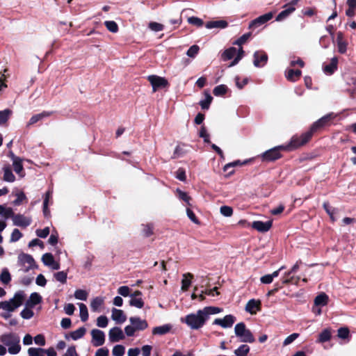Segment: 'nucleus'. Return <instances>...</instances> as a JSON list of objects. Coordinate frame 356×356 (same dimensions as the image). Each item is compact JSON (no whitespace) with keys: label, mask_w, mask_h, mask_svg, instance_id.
I'll return each mask as SVG.
<instances>
[{"label":"nucleus","mask_w":356,"mask_h":356,"mask_svg":"<svg viewBox=\"0 0 356 356\" xmlns=\"http://www.w3.org/2000/svg\"><path fill=\"white\" fill-rule=\"evenodd\" d=\"M222 310L221 308L217 307H205L203 309L198 310L197 314H190L186 316L184 322L191 329L198 330L205 324L209 315L218 314Z\"/></svg>","instance_id":"nucleus-1"},{"label":"nucleus","mask_w":356,"mask_h":356,"mask_svg":"<svg viewBox=\"0 0 356 356\" xmlns=\"http://www.w3.org/2000/svg\"><path fill=\"white\" fill-rule=\"evenodd\" d=\"M299 147L296 136H293L288 144L273 147L260 154L259 157L263 162H273L282 157L281 152H291Z\"/></svg>","instance_id":"nucleus-2"},{"label":"nucleus","mask_w":356,"mask_h":356,"mask_svg":"<svg viewBox=\"0 0 356 356\" xmlns=\"http://www.w3.org/2000/svg\"><path fill=\"white\" fill-rule=\"evenodd\" d=\"M0 341L8 346V352L12 355L17 354L21 350L20 338L15 333H7L1 335Z\"/></svg>","instance_id":"nucleus-3"},{"label":"nucleus","mask_w":356,"mask_h":356,"mask_svg":"<svg viewBox=\"0 0 356 356\" xmlns=\"http://www.w3.org/2000/svg\"><path fill=\"white\" fill-rule=\"evenodd\" d=\"M24 298V291H19L15 293L14 297L9 301L0 302V309L8 312H13L15 309L22 305Z\"/></svg>","instance_id":"nucleus-4"},{"label":"nucleus","mask_w":356,"mask_h":356,"mask_svg":"<svg viewBox=\"0 0 356 356\" xmlns=\"http://www.w3.org/2000/svg\"><path fill=\"white\" fill-rule=\"evenodd\" d=\"M323 127L320 123H318V120L312 124L310 129L305 133H302L300 136L295 135L297 138V143L300 147L306 145L312 138L314 133L322 129Z\"/></svg>","instance_id":"nucleus-5"},{"label":"nucleus","mask_w":356,"mask_h":356,"mask_svg":"<svg viewBox=\"0 0 356 356\" xmlns=\"http://www.w3.org/2000/svg\"><path fill=\"white\" fill-rule=\"evenodd\" d=\"M17 259L19 265L23 268L24 272H28L31 268L37 266L33 257L31 254L22 252L18 255Z\"/></svg>","instance_id":"nucleus-6"},{"label":"nucleus","mask_w":356,"mask_h":356,"mask_svg":"<svg viewBox=\"0 0 356 356\" xmlns=\"http://www.w3.org/2000/svg\"><path fill=\"white\" fill-rule=\"evenodd\" d=\"M147 80L151 83L154 92L161 88L169 86V83L165 78L157 75H149L147 76Z\"/></svg>","instance_id":"nucleus-7"},{"label":"nucleus","mask_w":356,"mask_h":356,"mask_svg":"<svg viewBox=\"0 0 356 356\" xmlns=\"http://www.w3.org/2000/svg\"><path fill=\"white\" fill-rule=\"evenodd\" d=\"M253 64L257 67H264L268 62V56L264 51H257L253 55Z\"/></svg>","instance_id":"nucleus-8"},{"label":"nucleus","mask_w":356,"mask_h":356,"mask_svg":"<svg viewBox=\"0 0 356 356\" xmlns=\"http://www.w3.org/2000/svg\"><path fill=\"white\" fill-rule=\"evenodd\" d=\"M92 343L95 347L102 346L105 342V334L103 331L94 329L91 331Z\"/></svg>","instance_id":"nucleus-9"},{"label":"nucleus","mask_w":356,"mask_h":356,"mask_svg":"<svg viewBox=\"0 0 356 356\" xmlns=\"http://www.w3.org/2000/svg\"><path fill=\"white\" fill-rule=\"evenodd\" d=\"M273 17V14L271 12L261 15L250 22L249 24V29H253L256 27H258L270 20Z\"/></svg>","instance_id":"nucleus-10"},{"label":"nucleus","mask_w":356,"mask_h":356,"mask_svg":"<svg viewBox=\"0 0 356 356\" xmlns=\"http://www.w3.org/2000/svg\"><path fill=\"white\" fill-rule=\"evenodd\" d=\"M236 321L235 316L232 314L226 315L223 318H216L213 324L220 325L224 328L231 327Z\"/></svg>","instance_id":"nucleus-11"},{"label":"nucleus","mask_w":356,"mask_h":356,"mask_svg":"<svg viewBox=\"0 0 356 356\" xmlns=\"http://www.w3.org/2000/svg\"><path fill=\"white\" fill-rule=\"evenodd\" d=\"M108 337L111 342L115 343L123 340L125 336L120 327H114L109 330Z\"/></svg>","instance_id":"nucleus-12"},{"label":"nucleus","mask_w":356,"mask_h":356,"mask_svg":"<svg viewBox=\"0 0 356 356\" xmlns=\"http://www.w3.org/2000/svg\"><path fill=\"white\" fill-rule=\"evenodd\" d=\"M261 302L260 300L251 299L245 305V311L252 315L256 314L257 312L261 311Z\"/></svg>","instance_id":"nucleus-13"},{"label":"nucleus","mask_w":356,"mask_h":356,"mask_svg":"<svg viewBox=\"0 0 356 356\" xmlns=\"http://www.w3.org/2000/svg\"><path fill=\"white\" fill-rule=\"evenodd\" d=\"M13 221L15 225L22 227H26L31 223V218L20 213L15 214V216H13Z\"/></svg>","instance_id":"nucleus-14"},{"label":"nucleus","mask_w":356,"mask_h":356,"mask_svg":"<svg viewBox=\"0 0 356 356\" xmlns=\"http://www.w3.org/2000/svg\"><path fill=\"white\" fill-rule=\"evenodd\" d=\"M273 222L270 220L262 222L259 220L254 221L252 224V227L259 232H266L272 227Z\"/></svg>","instance_id":"nucleus-15"},{"label":"nucleus","mask_w":356,"mask_h":356,"mask_svg":"<svg viewBox=\"0 0 356 356\" xmlns=\"http://www.w3.org/2000/svg\"><path fill=\"white\" fill-rule=\"evenodd\" d=\"M129 321L136 331H142L148 327V323L146 320H142L139 317L132 316L129 318Z\"/></svg>","instance_id":"nucleus-16"},{"label":"nucleus","mask_w":356,"mask_h":356,"mask_svg":"<svg viewBox=\"0 0 356 356\" xmlns=\"http://www.w3.org/2000/svg\"><path fill=\"white\" fill-rule=\"evenodd\" d=\"M337 44L338 51L340 54H343L346 52L348 43L344 39L343 33L341 31H339L337 34Z\"/></svg>","instance_id":"nucleus-17"},{"label":"nucleus","mask_w":356,"mask_h":356,"mask_svg":"<svg viewBox=\"0 0 356 356\" xmlns=\"http://www.w3.org/2000/svg\"><path fill=\"white\" fill-rule=\"evenodd\" d=\"M111 317L113 321L119 324L123 323L127 320V316L124 314V312L116 308H113Z\"/></svg>","instance_id":"nucleus-18"},{"label":"nucleus","mask_w":356,"mask_h":356,"mask_svg":"<svg viewBox=\"0 0 356 356\" xmlns=\"http://www.w3.org/2000/svg\"><path fill=\"white\" fill-rule=\"evenodd\" d=\"M42 302V297L36 292L31 294L29 299L26 302V307L33 308Z\"/></svg>","instance_id":"nucleus-19"},{"label":"nucleus","mask_w":356,"mask_h":356,"mask_svg":"<svg viewBox=\"0 0 356 356\" xmlns=\"http://www.w3.org/2000/svg\"><path fill=\"white\" fill-rule=\"evenodd\" d=\"M338 58L334 57L329 64L323 66V71L327 74H332L337 69Z\"/></svg>","instance_id":"nucleus-20"},{"label":"nucleus","mask_w":356,"mask_h":356,"mask_svg":"<svg viewBox=\"0 0 356 356\" xmlns=\"http://www.w3.org/2000/svg\"><path fill=\"white\" fill-rule=\"evenodd\" d=\"M172 326L170 324H165L161 326H157L153 328L152 334L154 335H164L170 332Z\"/></svg>","instance_id":"nucleus-21"},{"label":"nucleus","mask_w":356,"mask_h":356,"mask_svg":"<svg viewBox=\"0 0 356 356\" xmlns=\"http://www.w3.org/2000/svg\"><path fill=\"white\" fill-rule=\"evenodd\" d=\"M228 26V23L225 20L209 21L207 22L205 26L207 29H211L213 28L224 29Z\"/></svg>","instance_id":"nucleus-22"},{"label":"nucleus","mask_w":356,"mask_h":356,"mask_svg":"<svg viewBox=\"0 0 356 356\" xmlns=\"http://www.w3.org/2000/svg\"><path fill=\"white\" fill-rule=\"evenodd\" d=\"M302 75V72L300 70H292L290 69L288 70L286 77L288 81L291 82H295L298 81Z\"/></svg>","instance_id":"nucleus-23"},{"label":"nucleus","mask_w":356,"mask_h":356,"mask_svg":"<svg viewBox=\"0 0 356 356\" xmlns=\"http://www.w3.org/2000/svg\"><path fill=\"white\" fill-rule=\"evenodd\" d=\"M332 337L331 329H324L319 334L317 339L318 343H325L330 340Z\"/></svg>","instance_id":"nucleus-24"},{"label":"nucleus","mask_w":356,"mask_h":356,"mask_svg":"<svg viewBox=\"0 0 356 356\" xmlns=\"http://www.w3.org/2000/svg\"><path fill=\"white\" fill-rule=\"evenodd\" d=\"M52 113L53 112L43 111L41 113L34 115L31 118L27 125H32L42 120L43 118L50 116Z\"/></svg>","instance_id":"nucleus-25"},{"label":"nucleus","mask_w":356,"mask_h":356,"mask_svg":"<svg viewBox=\"0 0 356 356\" xmlns=\"http://www.w3.org/2000/svg\"><path fill=\"white\" fill-rule=\"evenodd\" d=\"M285 9L281 11L276 17L275 20L277 22H280L286 19L289 15H291L293 11H295L296 8L291 6L284 7Z\"/></svg>","instance_id":"nucleus-26"},{"label":"nucleus","mask_w":356,"mask_h":356,"mask_svg":"<svg viewBox=\"0 0 356 356\" xmlns=\"http://www.w3.org/2000/svg\"><path fill=\"white\" fill-rule=\"evenodd\" d=\"M236 54V49L235 47H229L225 49L221 54V58L224 61H227L233 58Z\"/></svg>","instance_id":"nucleus-27"},{"label":"nucleus","mask_w":356,"mask_h":356,"mask_svg":"<svg viewBox=\"0 0 356 356\" xmlns=\"http://www.w3.org/2000/svg\"><path fill=\"white\" fill-rule=\"evenodd\" d=\"M142 229V235L143 237L147 238L154 234V225L152 223H147L141 225Z\"/></svg>","instance_id":"nucleus-28"},{"label":"nucleus","mask_w":356,"mask_h":356,"mask_svg":"<svg viewBox=\"0 0 356 356\" xmlns=\"http://www.w3.org/2000/svg\"><path fill=\"white\" fill-rule=\"evenodd\" d=\"M252 161H253V159H247V160H245L243 162H241L240 160H236V161H234L233 162H231V163H229L226 164L223 167V170L225 172H227L230 168L236 167V166H241V165H246L248 163H251Z\"/></svg>","instance_id":"nucleus-29"},{"label":"nucleus","mask_w":356,"mask_h":356,"mask_svg":"<svg viewBox=\"0 0 356 356\" xmlns=\"http://www.w3.org/2000/svg\"><path fill=\"white\" fill-rule=\"evenodd\" d=\"M3 179L7 182H13L15 180V177L13 175L10 168L9 166H5L3 168Z\"/></svg>","instance_id":"nucleus-30"},{"label":"nucleus","mask_w":356,"mask_h":356,"mask_svg":"<svg viewBox=\"0 0 356 356\" xmlns=\"http://www.w3.org/2000/svg\"><path fill=\"white\" fill-rule=\"evenodd\" d=\"M184 278L181 280V290L184 291H188L191 284V279L193 278V275L188 273L184 275Z\"/></svg>","instance_id":"nucleus-31"},{"label":"nucleus","mask_w":356,"mask_h":356,"mask_svg":"<svg viewBox=\"0 0 356 356\" xmlns=\"http://www.w3.org/2000/svg\"><path fill=\"white\" fill-rule=\"evenodd\" d=\"M328 296L325 293L318 295L314 299V304L316 306H325L327 304Z\"/></svg>","instance_id":"nucleus-32"},{"label":"nucleus","mask_w":356,"mask_h":356,"mask_svg":"<svg viewBox=\"0 0 356 356\" xmlns=\"http://www.w3.org/2000/svg\"><path fill=\"white\" fill-rule=\"evenodd\" d=\"M13 168L15 172L21 177H24V168L22 165V160L19 159L13 161Z\"/></svg>","instance_id":"nucleus-33"},{"label":"nucleus","mask_w":356,"mask_h":356,"mask_svg":"<svg viewBox=\"0 0 356 356\" xmlns=\"http://www.w3.org/2000/svg\"><path fill=\"white\" fill-rule=\"evenodd\" d=\"M240 341L244 343H253L255 339L250 330H246L241 336L238 337Z\"/></svg>","instance_id":"nucleus-34"},{"label":"nucleus","mask_w":356,"mask_h":356,"mask_svg":"<svg viewBox=\"0 0 356 356\" xmlns=\"http://www.w3.org/2000/svg\"><path fill=\"white\" fill-rule=\"evenodd\" d=\"M104 304V299L102 297L93 298L90 303V307L92 312H98L99 307Z\"/></svg>","instance_id":"nucleus-35"},{"label":"nucleus","mask_w":356,"mask_h":356,"mask_svg":"<svg viewBox=\"0 0 356 356\" xmlns=\"http://www.w3.org/2000/svg\"><path fill=\"white\" fill-rule=\"evenodd\" d=\"M86 332V329L84 327H81L75 331L71 332L70 333V337L73 340H78L82 338Z\"/></svg>","instance_id":"nucleus-36"},{"label":"nucleus","mask_w":356,"mask_h":356,"mask_svg":"<svg viewBox=\"0 0 356 356\" xmlns=\"http://www.w3.org/2000/svg\"><path fill=\"white\" fill-rule=\"evenodd\" d=\"M227 86L226 85L221 84L214 88L213 93L216 97L223 96L227 93Z\"/></svg>","instance_id":"nucleus-37"},{"label":"nucleus","mask_w":356,"mask_h":356,"mask_svg":"<svg viewBox=\"0 0 356 356\" xmlns=\"http://www.w3.org/2000/svg\"><path fill=\"white\" fill-rule=\"evenodd\" d=\"M206 99L200 102L201 108L204 110H208L213 100V97L209 92H205Z\"/></svg>","instance_id":"nucleus-38"},{"label":"nucleus","mask_w":356,"mask_h":356,"mask_svg":"<svg viewBox=\"0 0 356 356\" xmlns=\"http://www.w3.org/2000/svg\"><path fill=\"white\" fill-rule=\"evenodd\" d=\"M80 309V318L83 322H86L88 319V312L86 305L83 303H79Z\"/></svg>","instance_id":"nucleus-39"},{"label":"nucleus","mask_w":356,"mask_h":356,"mask_svg":"<svg viewBox=\"0 0 356 356\" xmlns=\"http://www.w3.org/2000/svg\"><path fill=\"white\" fill-rule=\"evenodd\" d=\"M249 351L250 347L246 344H243L235 350L234 353L236 356H247Z\"/></svg>","instance_id":"nucleus-40"},{"label":"nucleus","mask_w":356,"mask_h":356,"mask_svg":"<svg viewBox=\"0 0 356 356\" xmlns=\"http://www.w3.org/2000/svg\"><path fill=\"white\" fill-rule=\"evenodd\" d=\"M12 111L9 108H6L3 111H0V125L6 123L9 119Z\"/></svg>","instance_id":"nucleus-41"},{"label":"nucleus","mask_w":356,"mask_h":356,"mask_svg":"<svg viewBox=\"0 0 356 356\" xmlns=\"http://www.w3.org/2000/svg\"><path fill=\"white\" fill-rule=\"evenodd\" d=\"M300 281L299 277H295V276H287L286 278H283L282 280V282L284 285L286 284H295L298 285Z\"/></svg>","instance_id":"nucleus-42"},{"label":"nucleus","mask_w":356,"mask_h":356,"mask_svg":"<svg viewBox=\"0 0 356 356\" xmlns=\"http://www.w3.org/2000/svg\"><path fill=\"white\" fill-rule=\"evenodd\" d=\"M248 330V329L246 328V325L243 322L238 323L235 325L234 327L235 334L238 337Z\"/></svg>","instance_id":"nucleus-43"},{"label":"nucleus","mask_w":356,"mask_h":356,"mask_svg":"<svg viewBox=\"0 0 356 356\" xmlns=\"http://www.w3.org/2000/svg\"><path fill=\"white\" fill-rule=\"evenodd\" d=\"M248 330V329L246 328V325L243 322L238 323L235 325L234 327L235 334L238 337Z\"/></svg>","instance_id":"nucleus-44"},{"label":"nucleus","mask_w":356,"mask_h":356,"mask_svg":"<svg viewBox=\"0 0 356 356\" xmlns=\"http://www.w3.org/2000/svg\"><path fill=\"white\" fill-rule=\"evenodd\" d=\"M337 337L341 339H346L350 337V330L346 327H340L337 330Z\"/></svg>","instance_id":"nucleus-45"},{"label":"nucleus","mask_w":356,"mask_h":356,"mask_svg":"<svg viewBox=\"0 0 356 356\" xmlns=\"http://www.w3.org/2000/svg\"><path fill=\"white\" fill-rule=\"evenodd\" d=\"M104 25L111 33H117L119 30L118 25L115 21H105Z\"/></svg>","instance_id":"nucleus-46"},{"label":"nucleus","mask_w":356,"mask_h":356,"mask_svg":"<svg viewBox=\"0 0 356 356\" xmlns=\"http://www.w3.org/2000/svg\"><path fill=\"white\" fill-rule=\"evenodd\" d=\"M144 301L141 298H135L132 297L131 298V300H129V305L132 307H135L139 309H141L144 306Z\"/></svg>","instance_id":"nucleus-47"},{"label":"nucleus","mask_w":356,"mask_h":356,"mask_svg":"<svg viewBox=\"0 0 356 356\" xmlns=\"http://www.w3.org/2000/svg\"><path fill=\"white\" fill-rule=\"evenodd\" d=\"M42 261L45 266L54 264V257L51 253H45L42 257Z\"/></svg>","instance_id":"nucleus-48"},{"label":"nucleus","mask_w":356,"mask_h":356,"mask_svg":"<svg viewBox=\"0 0 356 356\" xmlns=\"http://www.w3.org/2000/svg\"><path fill=\"white\" fill-rule=\"evenodd\" d=\"M74 298L81 300H86L88 296V293L86 291L83 289H77L74 292Z\"/></svg>","instance_id":"nucleus-49"},{"label":"nucleus","mask_w":356,"mask_h":356,"mask_svg":"<svg viewBox=\"0 0 356 356\" xmlns=\"http://www.w3.org/2000/svg\"><path fill=\"white\" fill-rule=\"evenodd\" d=\"M252 33L250 32L243 34L239 38H238L236 41L233 42V44L241 46L245 44L248 40L250 38Z\"/></svg>","instance_id":"nucleus-50"},{"label":"nucleus","mask_w":356,"mask_h":356,"mask_svg":"<svg viewBox=\"0 0 356 356\" xmlns=\"http://www.w3.org/2000/svg\"><path fill=\"white\" fill-rule=\"evenodd\" d=\"M0 280L4 284H8L11 280V276L7 269H4L0 275Z\"/></svg>","instance_id":"nucleus-51"},{"label":"nucleus","mask_w":356,"mask_h":356,"mask_svg":"<svg viewBox=\"0 0 356 356\" xmlns=\"http://www.w3.org/2000/svg\"><path fill=\"white\" fill-rule=\"evenodd\" d=\"M67 274L65 271H59L54 274L55 279L61 282L62 284H65L67 282Z\"/></svg>","instance_id":"nucleus-52"},{"label":"nucleus","mask_w":356,"mask_h":356,"mask_svg":"<svg viewBox=\"0 0 356 356\" xmlns=\"http://www.w3.org/2000/svg\"><path fill=\"white\" fill-rule=\"evenodd\" d=\"M125 348L122 345H116L113 347L112 353L114 356H123Z\"/></svg>","instance_id":"nucleus-53"},{"label":"nucleus","mask_w":356,"mask_h":356,"mask_svg":"<svg viewBox=\"0 0 356 356\" xmlns=\"http://www.w3.org/2000/svg\"><path fill=\"white\" fill-rule=\"evenodd\" d=\"M189 24L196 26L197 27H201L204 24V22L202 19L197 17H191L188 19Z\"/></svg>","instance_id":"nucleus-54"},{"label":"nucleus","mask_w":356,"mask_h":356,"mask_svg":"<svg viewBox=\"0 0 356 356\" xmlns=\"http://www.w3.org/2000/svg\"><path fill=\"white\" fill-rule=\"evenodd\" d=\"M31 309L26 307L20 313L21 316L24 319L31 318L34 315V312Z\"/></svg>","instance_id":"nucleus-55"},{"label":"nucleus","mask_w":356,"mask_h":356,"mask_svg":"<svg viewBox=\"0 0 356 356\" xmlns=\"http://www.w3.org/2000/svg\"><path fill=\"white\" fill-rule=\"evenodd\" d=\"M334 118V116L332 113L327 114L319 120H318V123H320L323 127L327 125L330 120Z\"/></svg>","instance_id":"nucleus-56"},{"label":"nucleus","mask_w":356,"mask_h":356,"mask_svg":"<svg viewBox=\"0 0 356 356\" xmlns=\"http://www.w3.org/2000/svg\"><path fill=\"white\" fill-rule=\"evenodd\" d=\"M15 213L13 210L12 208L10 207H6L4 206V208H3V213L1 214V216L6 218V219H8V218H12L13 219V216H15Z\"/></svg>","instance_id":"nucleus-57"},{"label":"nucleus","mask_w":356,"mask_h":356,"mask_svg":"<svg viewBox=\"0 0 356 356\" xmlns=\"http://www.w3.org/2000/svg\"><path fill=\"white\" fill-rule=\"evenodd\" d=\"M200 47L197 44L192 45L187 51L186 54L191 58H194L198 54Z\"/></svg>","instance_id":"nucleus-58"},{"label":"nucleus","mask_w":356,"mask_h":356,"mask_svg":"<svg viewBox=\"0 0 356 356\" xmlns=\"http://www.w3.org/2000/svg\"><path fill=\"white\" fill-rule=\"evenodd\" d=\"M199 136L200 138H202L204 139V143H210L209 134L207 133V129L204 126H202L200 128Z\"/></svg>","instance_id":"nucleus-59"},{"label":"nucleus","mask_w":356,"mask_h":356,"mask_svg":"<svg viewBox=\"0 0 356 356\" xmlns=\"http://www.w3.org/2000/svg\"><path fill=\"white\" fill-rule=\"evenodd\" d=\"M49 227H46L44 229H38L35 233L38 237L45 238L49 234Z\"/></svg>","instance_id":"nucleus-60"},{"label":"nucleus","mask_w":356,"mask_h":356,"mask_svg":"<svg viewBox=\"0 0 356 356\" xmlns=\"http://www.w3.org/2000/svg\"><path fill=\"white\" fill-rule=\"evenodd\" d=\"M186 213L188 218L195 224L196 225H200V221L197 218L194 212L189 208H187L186 209Z\"/></svg>","instance_id":"nucleus-61"},{"label":"nucleus","mask_w":356,"mask_h":356,"mask_svg":"<svg viewBox=\"0 0 356 356\" xmlns=\"http://www.w3.org/2000/svg\"><path fill=\"white\" fill-rule=\"evenodd\" d=\"M149 28L154 31L158 32L164 29V26L156 22H152L149 24Z\"/></svg>","instance_id":"nucleus-62"},{"label":"nucleus","mask_w":356,"mask_h":356,"mask_svg":"<svg viewBox=\"0 0 356 356\" xmlns=\"http://www.w3.org/2000/svg\"><path fill=\"white\" fill-rule=\"evenodd\" d=\"M108 323V320L106 316H100L97 319V325L99 327H106Z\"/></svg>","instance_id":"nucleus-63"},{"label":"nucleus","mask_w":356,"mask_h":356,"mask_svg":"<svg viewBox=\"0 0 356 356\" xmlns=\"http://www.w3.org/2000/svg\"><path fill=\"white\" fill-rule=\"evenodd\" d=\"M175 177L177 179L185 181L186 179V170L183 168H179L176 172Z\"/></svg>","instance_id":"nucleus-64"}]
</instances>
